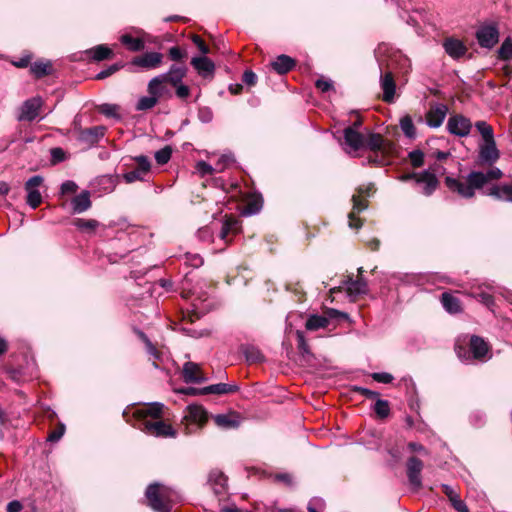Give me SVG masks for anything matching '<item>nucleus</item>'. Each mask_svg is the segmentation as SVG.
<instances>
[{
	"mask_svg": "<svg viewBox=\"0 0 512 512\" xmlns=\"http://www.w3.org/2000/svg\"><path fill=\"white\" fill-rule=\"evenodd\" d=\"M239 390V387L237 385H230L226 383H218L206 386L204 388H201V392L203 395L207 394H230L235 393Z\"/></svg>",
	"mask_w": 512,
	"mask_h": 512,
	"instance_id": "nucleus-28",
	"label": "nucleus"
},
{
	"mask_svg": "<svg viewBox=\"0 0 512 512\" xmlns=\"http://www.w3.org/2000/svg\"><path fill=\"white\" fill-rule=\"evenodd\" d=\"M198 119L203 123H209L213 119V111L209 107H200L198 109Z\"/></svg>",
	"mask_w": 512,
	"mask_h": 512,
	"instance_id": "nucleus-53",
	"label": "nucleus"
},
{
	"mask_svg": "<svg viewBox=\"0 0 512 512\" xmlns=\"http://www.w3.org/2000/svg\"><path fill=\"white\" fill-rule=\"evenodd\" d=\"M171 155L172 148L167 145L155 153V160L159 165H164L169 162Z\"/></svg>",
	"mask_w": 512,
	"mask_h": 512,
	"instance_id": "nucleus-46",
	"label": "nucleus"
},
{
	"mask_svg": "<svg viewBox=\"0 0 512 512\" xmlns=\"http://www.w3.org/2000/svg\"><path fill=\"white\" fill-rule=\"evenodd\" d=\"M445 116H446V107L445 106L431 109L426 114L427 124L430 127H435V128L439 127L442 125V123L445 119Z\"/></svg>",
	"mask_w": 512,
	"mask_h": 512,
	"instance_id": "nucleus-32",
	"label": "nucleus"
},
{
	"mask_svg": "<svg viewBox=\"0 0 512 512\" xmlns=\"http://www.w3.org/2000/svg\"><path fill=\"white\" fill-rule=\"evenodd\" d=\"M214 421L218 427L230 429L236 428L239 425V422L236 419H233L231 416L226 414H218L214 417Z\"/></svg>",
	"mask_w": 512,
	"mask_h": 512,
	"instance_id": "nucleus-41",
	"label": "nucleus"
},
{
	"mask_svg": "<svg viewBox=\"0 0 512 512\" xmlns=\"http://www.w3.org/2000/svg\"><path fill=\"white\" fill-rule=\"evenodd\" d=\"M158 103L155 96L150 95L141 97L136 105L137 111H146L152 109Z\"/></svg>",
	"mask_w": 512,
	"mask_h": 512,
	"instance_id": "nucleus-44",
	"label": "nucleus"
},
{
	"mask_svg": "<svg viewBox=\"0 0 512 512\" xmlns=\"http://www.w3.org/2000/svg\"><path fill=\"white\" fill-rule=\"evenodd\" d=\"M176 88V95L180 99H186L190 95V88L183 84L182 81L178 82L176 85H172Z\"/></svg>",
	"mask_w": 512,
	"mask_h": 512,
	"instance_id": "nucleus-57",
	"label": "nucleus"
},
{
	"mask_svg": "<svg viewBox=\"0 0 512 512\" xmlns=\"http://www.w3.org/2000/svg\"><path fill=\"white\" fill-rule=\"evenodd\" d=\"M328 325L329 320L326 317L320 315H311L305 323V328L309 331H316L321 328H326Z\"/></svg>",
	"mask_w": 512,
	"mask_h": 512,
	"instance_id": "nucleus-36",
	"label": "nucleus"
},
{
	"mask_svg": "<svg viewBox=\"0 0 512 512\" xmlns=\"http://www.w3.org/2000/svg\"><path fill=\"white\" fill-rule=\"evenodd\" d=\"M274 480L277 482H282L286 486H291L293 483L292 476L288 473H278L274 476Z\"/></svg>",
	"mask_w": 512,
	"mask_h": 512,
	"instance_id": "nucleus-62",
	"label": "nucleus"
},
{
	"mask_svg": "<svg viewBox=\"0 0 512 512\" xmlns=\"http://www.w3.org/2000/svg\"><path fill=\"white\" fill-rule=\"evenodd\" d=\"M209 482L214 486L216 494H222L226 489L227 477L222 471L214 469L209 473Z\"/></svg>",
	"mask_w": 512,
	"mask_h": 512,
	"instance_id": "nucleus-30",
	"label": "nucleus"
},
{
	"mask_svg": "<svg viewBox=\"0 0 512 512\" xmlns=\"http://www.w3.org/2000/svg\"><path fill=\"white\" fill-rule=\"evenodd\" d=\"M352 391L366 397L367 399H374V398H378L379 397V393L376 392V391H372L370 389H367V388H364V387H360V386H354L352 388Z\"/></svg>",
	"mask_w": 512,
	"mask_h": 512,
	"instance_id": "nucleus-55",
	"label": "nucleus"
},
{
	"mask_svg": "<svg viewBox=\"0 0 512 512\" xmlns=\"http://www.w3.org/2000/svg\"><path fill=\"white\" fill-rule=\"evenodd\" d=\"M263 207V197L261 194H251L246 199L245 204V213L247 214H256L258 213Z\"/></svg>",
	"mask_w": 512,
	"mask_h": 512,
	"instance_id": "nucleus-35",
	"label": "nucleus"
},
{
	"mask_svg": "<svg viewBox=\"0 0 512 512\" xmlns=\"http://www.w3.org/2000/svg\"><path fill=\"white\" fill-rule=\"evenodd\" d=\"M498 59L502 61H509L512 59V39L506 38L497 51Z\"/></svg>",
	"mask_w": 512,
	"mask_h": 512,
	"instance_id": "nucleus-40",
	"label": "nucleus"
},
{
	"mask_svg": "<svg viewBox=\"0 0 512 512\" xmlns=\"http://www.w3.org/2000/svg\"><path fill=\"white\" fill-rule=\"evenodd\" d=\"M196 168L202 175L212 174L213 172V167L205 161L198 162Z\"/></svg>",
	"mask_w": 512,
	"mask_h": 512,
	"instance_id": "nucleus-63",
	"label": "nucleus"
},
{
	"mask_svg": "<svg viewBox=\"0 0 512 512\" xmlns=\"http://www.w3.org/2000/svg\"><path fill=\"white\" fill-rule=\"evenodd\" d=\"M404 180L415 179L417 183L424 184L423 194L430 196L438 187L439 181L435 174L429 171H423L421 173H411L403 176Z\"/></svg>",
	"mask_w": 512,
	"mask_h": 512,
	"instance_id": "nucleus-14",
	"label": "nucleus"
},
{
	"mask_svg": "<svg viewBox=\"0 0 512 512\" xmlns=\"http://www.w3.org/2000/svg\"><path fill=\"white\" fill-rule=\"evenodd\" d=\"M119 106L116 104H108L104 103L97 107L99 113L105 115L106 117H112L116 119H120V115L118 113Z\"/></svg>",
	"mask_w": 512,
	"mask_h": 512,
	"instance_id": "nucleus-42",
	"label": "nucleus"
},
{
	"mask_svg": "<svg viewBox=\"0 0 512 512\" xmlns=\"http://www.w3.org/2000/svg\"><path fill=\"white\" fill-rule=\"evenodd\" d=\"M475 127L481 134L483 141L494 138L493 128L485 121H477Z\"/></svg>",
	"mask_w": 512,
	"mask_h": 512,
	"instance_id": "nucleus-45",
	"label": "nucleus"
},
{
	"mask_svg": "<svg viewBox=\"0 0 512 512\" xmlns=\"http://www.w3.org/2000/svg\"><path fill=\"white\" fill-rule=\"evenodd\" d=\"M242 352L249 364H260L265 361V356L261 350L253 345L242 346Z\"/></svg>",
	"mask_w": 512,
	"mask_h": 512,
	"instance_id": "nucleus-31",
	"label": "nucleus"
},
{
	"mask_svg": "<svg viewBox=\"0 0 512 512\" xmlns=\"http://www.w3.org/2000/svg\"><path fill=\"white\" fill-rule=\"evenodd\" d=\"M182 378L185 383H203L207 381V377L202 372L200 365L191 361L184 363Z\"/></svg>",
	"mask_w": 512,
	"mask_h": 512,
	"instance_id": "nucleus-17",
	"label": "nucleus"
},
{
	"mask_svg": "<svg viewBox=\"0 0 512 512\" xmlns=\"http://www.w3.org/2000/svg\"><path fill=\"white\" fill-rule=\"evenodd\" d=\"M376 191L375 185L369 183L356 188V193L352 196V210L348 215L349 227L353 229H360L363 225V219L358 215L368 208L369 201L367 197L372 196Z\"/></svg>",
	"mask_w": 512,
	"mask_h": 512,
	"instance_id": "nucleus-6",
	"label": "nucleus"
},
{
	"mask_svg": "<svg viewBox=\"0 0 512 512\" xmlns=\"http://www.w3.org/2000/svg\"><path fill=\"white\" fill-rule=\"evenodd\" d=\"M164 405L159 402L145 404L133 411L138 429L159 438H175L177 431L163 420Z\"/></svg>",
	"mask_w": 512,
	"mask_h": 512,
	"instance_id": "nucleus-2",
	"label": "nucleus"
},
{
	"mask_svg": "<svg viewBox=\"0 0 512 512\" xmlns=\"http://www.w3.org/2000/svg\"><path fill=\"white\" fill-rule=\"evenodd\" d=\"M241 230L240 221L233 215L225 216L220 230V238L225 243H230L233 237Z\"/></svg>",
	"mask_w": 512,
	"mask_h": 512,
	"instance_id": "nucleus-19",
	"label": "nucleus"
},
{
	"mask_svg": "<svg viewBox=\"0 0 512 512\" xmlns=\"http://www.w3.org/2000/svg\"><path fill=\"white\" fill-rule=\"evenodd\" d=\"M503 172L499 168H492L487 173L481 171H471L466 176V181L451 176L445 177V185L453 192L465 199L475 197V190H482L484 186L491 180H499L502 178Z\"/></svg>",
	"mask_w": 512,
	"mask_h": 512,
	"instance_id": "nucleus-3",
	"label": "nucleus"
},
{
	"mask_svg": "<svg viewBox=\"0 0 512 512\" xmlns=\"http://www.w3.org/2000/svg\"><path fill=\"white\" fill-rule=\"evenodd\" d=\"M423 468V461L416 456H410L406 461V475L415 490L422 488L421 472Z\"/></svg>",
	"mask_w": 512,
	"mask_h": 512,
	"instance_id": "nucleus-8",
	"label": "nucleus"
},
{
	"mask_svg": "<svg viewBox=\"0 0 512 512\" xmlns=\"http://www.w3.org/2000/svg\"><path fill=\"white\" fill-rule=\"evenodd\" d=\"M297 348L302 355L311 354L310 347L305 339L304 333L300 330L296 331Z\"/></svg>",
	"mask_w": 512,
	"mask_h": 512,
	"instance_id": "nucleus-47",
	"label": "nucleus"
},
{
	"mask_svg": "<svg viewBox=\"0 0 512 512\" xmlns=\"http://www.w3.org/2000/svg\"><path fill=\"white\" fill-rule=\"evenodd\" d=\"M183 421L197 424L199 428H202L208 421V412L201 405L191 404L187 407Z\"/></svg>",
	"mask_w": 512,
	"mask_h": 512,
	"instance_id": "nucleus-20",
	"label": "nucleus"
},
{
	"mask_svg": "<svg viewBox=\"0 0 512 512\" xmlns=\"http://www.w3.org/2000/svg\"><path fill=\"white\" fill-rule=\"evenodd\" d=\"M169 58L175 62H181L187 57V52L179 46H173L168 50Z\"/></svg>",
	"mask_w": 512,
	"mask_h": 512,
	"instance_id": "nucleus-50",
	"label": "nucleus"
},
{
	"mask_svg": "<svg viewBox=\"0 0 512 512\" xmlns=\"http://www.w3.org/2000/svg\"><path fill=\"white\" fill-rule=\"evenodd\" d=\"M23 508V505L18 500H13L7 504L6 510L7 512H20Z\"/></svg>",
	"mask_w": 512,
	"mask_h": 512,
	"instance_id": "nucleus-64",
	"label": "nucleus"
},
{
	"mask_svg": "<svg viewBox=\"0 0 512 512\" xmlns=\"http://www.w3.org/2000/svg\"><path fill=\"white\" fill-rule=\"evenodd\" d=\"M191 65L203 78L213 76L215 71L214 62L206 56L193 57Z\"/></svg>",
	"mask_w": 512,
	"mask_h": 512,
	"instance_id": "nucleus-23",
	"label": "nucleus"
},
{
	"mask_svg": "<svg viewBox=\"0 0 512 512\" xmlns=\"http://www.w3.org/2000/svg\"><path fill=\"white\" fill-rule=\"evenodd\" d=\"M441 303L444 309L450 314H457L462 311L460 299L449 292L441 294Z\"/></svg>",
	"mask_w": 512,
	"mask_h": 512,
	"instance_id": "nucleus-27",
	"label": "nucleus"
},
{
	"mask_svg": "<svg viewBox=\"0 0 512 512\" xmlns=\"http://www.w3.org/2000/svg\"><path fill=\"white\" fill-rule=\"evenodd\" d=\"M65 431V427L61 424L58 428L54 429L47 437V440L50 442H57L61 439Z\"/></svg>",
	"mask_w": 512,
	"mask_h": 512,
	"instance_id": "nucleus-59",
	"label": "nucleus"
},
{
	"mask_svg": "<svg viewBox=\"0 0 512 512\" xmlns=\"http://www.w3.org/2000/svg\"><path fill=\"white\" fill-rule=\"evenodd\" d=\"M120 42L130 51L139 52L144 50L145 42L141 38H135L131 34H123Z\"/></svg>",
	"mask_w": 512,
	"mask_h": 512,
	"instance_id": "nucleus-34",
	"label": "nucleus"
},
{
	"mask_svg": "<svg viewBox=\"0 0 512 512\" xmlns=\"http://www.w3.org/2000/svg\"><path fill=\"white\" fill-rule=\"evenodd\" d=\"M400 126L407 137L413 138L415 136L416 128L413 124L412 118L409 115L404 116L400 120Z\"/></svg>",
	"mask_w": 512,
	"mask_h": 512,
	"instance_id": "nucleus-43",
	"label": "nucleus"
},
{
	"mask_svg": "<svg viewBox=\"0 0 512 512\" xmlns=\"http://www.w3.org/2000/svg\"><path fill=\"white\" fill-rule=\"evenodd\" d=\"M90 192L83 190L80 194L72 199V207L74 213H83L91 208L92 202L90 199Z\"/></svg>",
	"mask_w": 512,
	"mask_h": 512,
	"instance_id": "nucleus-26",
	"label": "nucleus"
},
{
	"mask_svg": "<svg viewBox=\"0 0 512 512\" xmlns=\"http://www.w3.org/2000/svg\"><path fill=\"white\" fill-rule=\"evenodd\" d=\"M137 167L123 174V179L126 183H133L135 181H144V176L150 172L151 162L145 155H139L134 158Z\"/></svg>",
	"mask_w": 512,
	"mask_h": 512,
	"instance_id": "nucleus-10",
	"label": "nucleus"
},
{
	"mask_svg": "<svg viewBox=\"0 0 512 512\" xmlns=\"http://www.w3.org/2000/svg\"><path fill=\"white\" fill-rule=\"evenodd\" d=\"M445 52L453 59H459L467 52L465 44L456 38H446L443 42Z\"/></svg>",
	"mask_w": 512,
	"mask_h": 512,
	"instance_id": "nucleus-25",
	"label": "nucleus"
},
{
	"mask_svg": "<svg viewBox=\"0 0 512 512\" xmlns=\"http://www.w3.org/2000/svg\"><path fill=\"white\" fill-rule=\"evenodd\" d=\"M106 127L99 125L89 128H76V139L89 146L97 144L104 137Z\"/></svg>",
	"mask_w": 512,
	"mask_h": 512,
	"instance_id": "nucleus-12",
	"label": "nucleus"
},
{
	"mask_svg": "<svg viewBox=\"0 0 512 512\" xmlns=\"http://www.w3.org/2000/svg\"><path fill=\"white\" fill-rule=\"evenodd\" d=\"M242 81L248 86H254L257 82V75L252 70L243 73Z\"/></svg>",
	"mask_w": 512,
	"mask_h": 512,
	"instance_id": "nucleus-58",
	"label": "nucleus"
},
{
	"mask_svg": "<svg viewBox=\"0 0 512 512\" xmlns=\"http://www.w3.org/2000/svg\"><path fill=\"white\" fill-rule=\"evenodd\" d=\"M371 378L378 383L384 384H389L394 379L393 375L387 372H374L371 374Z\"/></svg>",
	"mask_w": 512,
	"mask_h": 512,
	"instance_id": "nucleus-52",
	"label": "nucleus"
},
{
	"mask_svg": "<svg viewBox=\"0 0 512 512\" xmlns=\"http://www.w3.org/2000/svg\"><path fill=\"white\" fill-rule=\"evenodd\" d=\"M380 85L383 90L382 100L386 103H393L396 92V82L392 71L386 70L381 74Z\"/></svg>",
	"mask_w": 512,
	"mask_h": 512,
	"instance_id": "nucleus-18",
	"label": "nucleus"
},
{
	"mask_svg": "<svg viewBox=\"0 0 512 512\" xmlns=\"http://www.w3.org/2000/svg\"><path fill=\"white\" fill-rule=\"evenodd\" d=\"M344 139L345 143L354 151L362 148L369 149L373 153L369 156V161L379 166L389 164V158L397 152L396 144L379 133H370L365 137L353 127H346L344 129Z\"/></svg>",
	"mask_w": 512,
	"mask_h": 512,
	"instance_id": "nucleus-1",
	"label": "nucleus"
},
{
	"mask_svg": "<svg viewBox=\"0 0 512 512\" xmlns=\"http://www.w3.org/2000/svg\"><path fill=\"white\" fill-rule=\"evenodd\" d=\"M475 37L482 48L491 49L499 41V30L495 25H483L477 29Z\"/></svg>",
	"mask_w": 512,
	"mask_h": 512,
	"instance_id": "nucleus-9",
	"label": "nucleus"
},
{
	"mask_svg": "<svg viewBox=\"0 0 512 512\" xmlns=\"http://www.w3.org/2000/svg\"><path fill=\"white\" fill-rule=\"evenodd\" d=\"M77 189H78L77 184L70 180L65 181L61 185V193L62 194L75 193L77 191Z\"/></svg>",
	"mask_w": 512,
	"mask_h": 512,
	"instance_id": "nucleus-61",
	"label": "nucleus"
},
{
	"mask_svg": "<svg viewBox=\"0 0 512 512\" xmlns=\"http://www.w3.org/2000/svg\"><path fill=\"white\" fill-rule=\"evenodd\" d=\"M163 61V54L159 52H146L132 59V65L146 70L158 68Z\"/></svg>",
	"mask_w": 512,
	"mask_h": 512,
	"instance_id": "nucleus-16",
	"label": "nucleus"
},
{
	"mask_svg": "<svg viewBox=\"0 0 512 512\" xmlns=\"http://www.w3.org/2000/svg\"><path fill=\"white\" fill-rule=\"evenodd\" d=\"M122 67H123L122 63H114V64L110 65L108 68L100 71L95 76V79L96 80L106 79V78L110 77L111 75H113L114 73H116L117 71H119Z\"/></svg>",
	"mask_w": 512,
	"mask_h": 512,
	"instance_id": "nucleus-48",
	"label": "nucleus"
},
{
	"mask_svg": "<svg viewBox=\"0 0 512 512\" xmlns=\"http://www.w3.org/2000/svg\"><path fill=\"white\" fill-rule=\"evenodd\" d=\"M364 269L359 267L357 269V278L354 279L355 283L352 287H347L346 292L351 297L352 301H356L359 296L367 295L369 292L367 280L363 276Z\"/></svg>",
	"mask_w": 512,
	"mask_h": 512,
	"instance_id": "nucleus-21",
	"label": "nucleus"
},
{
	"mask_svg": "<svg viewBox=\"0 0 512 512\" xmlns=\"http://www.w3.org/2000/svg\"><path fill=\"white\" fill-rule=\"evenodd\" d=\"M407 448L411 451V452H418L422 455H429V452L428 450L420 443H417V442H409L407 444Z\"/></svg>",
	"mask_w": 512,
	"mask_h": 512,
	"instance_id": "nucleus-60",
	"label": "nucleus"
},
{
	"mask_svg": "<svg viewBox=\"0 0 512 512\" xmlns=\"http://www.w3.org/2000/svg\"><path fill=\"white\" fill-rule=\"evenodd\" d=\"M297 65V61L286 54L278 55L270 63V67L279 75H285L292 71Z\"/></svg>",
	"mask_w": 512,
	"mask_h": 512,
	"instance_id": "nucleus-22",
	"label": "nucleus"
},
{
	"mask_svg": "<svg viewBox=\"0 0 512 512\" xmlns=\"http://www.w3.org/2000/svg\"><path fill=\"white\" fill-rule=\"evenodd\" d=\"M471 128H472L471 121L467 117H465L461 114H456V115L451 116L447 122V130L451 134L456 135V136H460V137L467 136L470 133Z\"/></svg>",
	"mask_w": 512,
	"mask_h": 512,
	"instance_id": "nucleus-15",
	"label": "nucleus"
},
{
	"mask_svg": "<svg viewBox=\"0 0 512 512\" xmlns=\"http://www.w3.org/2000/svg\"><path fill=\"white\" fill-rule=\"evenodd\" d=\"M171 496V489L160 483H152L145 490L147 505L154 512H171L173 507Z\"/></svg>",
	"mask_w": 512,
	"mask_h": 512,
	"instance_id": "nucleus-5",
	"label": "nucleus"
},
{
	"mask_svg": "<svg viewBox=\"0 0 512 512\" xmlns=\"http://www.w3.org/2000/svg\"><path fill=\"white\" fill-rule=\"evenodd\" d=\"M30 72L36 79H41L53 73V65L50 61L39 60L30 65Z\"/></svg>",
	"mask_w": 512,
	"mask_h": 512,
	"instance_id": "nucleus-29",
	"label": "nucleus"
},
{
	"mask_svg": "<svg viewBox=\"0 0 512 512\" xmlns=\"http://www.w3.org/2000/svg\"><path fill=\"white\" fill-rule=\"evenodd\" d=\"M479 162L483 165L492 166L500 158V151L496 146L494 138L484 140L479 145Z\"/></svg>",
	"mask_w": 512,
	"mask_h": 512,
	"instance_id": "nucleus-11",
	"label": "nucleus"
},
{
	"mask_svg": "<svg viewBox=\"0 0 512 512\" xmlns=\"http://www.w3.org/2000/svg\"><path fill=\"white\" fill-rule=\"evenodd\" d=\"M469 350L474 359L482 360L489 352L490 346L482 337L472 335L469 341Z\"/></svg>",
	"mask_w": 512,
	"mask_h": 512,
	"instance_id": "nucleus-24",
	"label": "nucleus"
},
{
	"mask_svg": "<svg viewBox=\"0 0 512 512\" xmlns=\"http://www.w3.org/2000/svg\"><path fill=\"white\" fill-rule=\"evenodd\" d=\"M373 411L379 419H386L390 415V403L387 400L377 398Z\"/></svg>",
	"mask_w": 512,
	"mask_h": 512,
	"instance_id": "nucleus-39",
	"label": "nucleus"
},
{
	"mask_svg": "<svg viewBox=\"0 0 512 512\" xmlns=\"http://www.w3.org/2000/svg\"><path fill=\"white\" fill-rule=\"evenodd\" d=\"M42 183L43 177L40 175H35L29 178L28 181L25 183L24 188L27 192L26 202L33 209H36L42 203L41 193L37 189H35Z\"/></svg>",
	"mask_w": 512,
	"mask_h": 512,
	"instance_id": "nucleus-13",
	"label": "nucleus"
},
{
	"mask_svg": "<svg viewBox=\"0 0 512 512\" xmlns=\"http://www.w3.org/2000/svg\"><path fill=\"white\" fill-rule=\"evenodd\" d=\"M99 222L95 219L76 218L73 225L81 231L93 233L99 226Z\"/></svg>",
	"mask_w": 512,
	"mask_h": 512,
	"instance_id": "nucleus-37",
	"label": "nucleus"
},
{
	"mask_svg": "<svg viewBox=\"0 0 512 512\" xmlns=\"http://www.w3.org/2000/svg\"><path fill=\"white\" fill-rule=\"evenodd\" d=\"M192 42L195 44V46L199 49V51L203 54V56H206L208 53H210L209 46L205 43V41L202 39L201 36L197 34H193L191 36Z\"/></svg>",
	"mask_w": 512,
	"mask_h": 512,
	"instance_id": "nucleus-51",
	"label": "nucleus"
},
{
	"mask_svg": "<svg viewBox=\"0 0 512 512\" xmlns=\"http://www.w3.org/2000/svg\"><path fill=\"white\" fill-rule=\"evenodd\" d=\"M484 194L494 197L497 200H503L505 199L502 186L494 185L487 189L486 191H483Z\"/></svg>",
	"mask_w": 512,
	"mask_h": 512,
	"instance_id": "nucleus-56",
	"label": "nucleus"
},
{
	"mask_svg": "<svg viewBox=\"0 0 512 512\" xmlns=\"http://www.w3.org/2000/svg\"><path fill=\"white\" fill-rule=\"evenodd\" d=\"M285 289L293 294L296 302L302 303L306 300V292L300 282L286 283Z\"/></svg>",
	"mask_w": 512,
	"mask_h": 512,
	"instance_id": "nucleus-38",
	"label": "nucleus"
},
{
	"mask_svg": "<svg viewBox=\"0 0 512 512\" xmlns=\"http://www.w3.org/2000/svg\"><path fill=\"white\" fill-rule=\"evenodd\" d=\"M187 74V68L182 65H172L168 72L152 78L147 86L149 95L155 96L157 101L160 98L167 96L171 97V92L167 85H176L181 82Z\"/></svg>",
	"mask_w": 512,
	"mask_h": 512,
	"instance_id": "nucleus-4",
	"label": "nucleus"
},
{
	"mask_svg": "<svg viewBox=\"0 0 512 512\" xmlns=\"http://www.w3.org/2000/svg\"><path fill=\"white\" fill-rule=\"evenodd\" d=\"M87 53L90 55V57L95 61H103L112 59L114 56V52L112 49H110L106 45H97L90 50L87 51Z\"/></svg>",
	"mask_w": 512,
	"mask_h": 512,
	"instance_id": "nucleus-33",
	"label": "nucleus"
},
{
	"mask_svg": "<svg viewBox=\"0 0 512 512\" xmlns=\"http://www.w3.org/2000/svg\"><path fill=\"white\" fill-rule=\"evenodd\" d=\"M42 106L43 100L39 96L31 97L25 100L18 109L19 114L17 115V120L20 122L34 121L39 116Z\"/></svg>",
	"mask_w": 512,
	"mask_h": 512,
	"instance_id": "nucleus-7",
	"label": "nucleus"
},
{
	"mask_svg": "<svg viewBox=\"0 0 512 512\" xmlns=\"http://www.w3.org/2000/svg\"><path fill=\"white\" fill-rule=\"evenodd\" d=\"M51 161L53 164L60 163L65 160V151L60 147H55L50 150Z\"/></svg>",
	"mask_w": 512,
	"mask_h": 512,
	"instance_id": "nucleus-54",
	"label": "nucleus"
},
{
	"mask_svg": "<svg viewBox=\"0 0 512 512\" xmlns=\"http://www.w3.org/2000/svg\"><path fill=\"white\" fill-rule=\"evenodd\" d=\"M408 157H409V160L411 162V165L414 168H419V167L423 166V164H424V153L421 150L416 149V150L411 151L408 154Z\"/></svg>",
	"mask_w": 512,
	"mask_h": 512,
	"instance_id": "nucleus-49",
	"label": "nucleus"
}]
</instances>
